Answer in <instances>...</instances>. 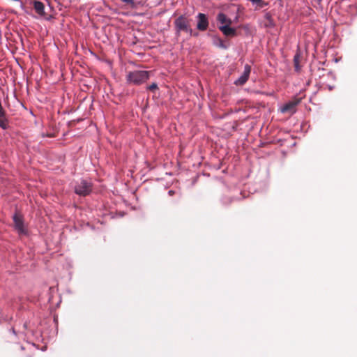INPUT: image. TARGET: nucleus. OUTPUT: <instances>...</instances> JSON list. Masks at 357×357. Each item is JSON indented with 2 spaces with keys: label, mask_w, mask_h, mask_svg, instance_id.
I'll return each mask as SVG.
<instances>
[{
  "label": "nucleus",
  "mask_w": 357,
  "mask_h": 357,
  "mask_svg": "<svg viewBox=\"0 0 357 357\" xmlns=\"http://www.w3.org/2000/svg\"><path fill=\"white\" fill-rule=\"evenodd\" d=\"M294 66H295L296 70L298 71L300 70V66H299V56L298 54L294 56Z\"/></svg>",
  "instance_id": "nucleus-12"
},
{
  "label": "nucleus",
  "mask_w": 357,
  "mask_h": 357,
  "mask_svg": "<svg viewBox=\"0 0 357 357\" xmlns=\"http://www.w3.org/2000/svg\"><path fill=\"white\" fill-rule=\"evenodd\" d=\"M149 78V72L146 70H135L128 73L127 75V81L129 83L139 85Z\"/></svg>",
  "instance_id": "nucleus-2"
},
{
  "label": "nucleus",
  "mask_w": 357,
  "mask_h": 357,
  "mask_svg": "<svg viewBox=\"0 0 357 357\" xmlns=\"http://www.w3.org/2000/svg\"><path fill=\"white\" fill-rule=\"evenodd\" d=\"M219 29L226 36H234L236 35V31L235 29L230 27V24H225L220 26Z\"/></svg>",
  "instance_id": "nucleus-8"
},
{
  "label": "nucleus",
  "mask_w": 357,
  "mask_h": 357,
  "mask_svg": "<svg viewBox=\"0 0 357 357\" xmlns=\"http://www.w3.org/2000/svg\"><path fill=\"white\" fill-rule=\"evenodd\" d=\"M232 199L229 197H225L223 199V204L224 205H229L232 202Z\"/></svg>",
  "instance_id": "nucleus-14"
},
{
  "label": "nucleus",
  "mask_w": 357,
  "mask_h": 357,
  "mask_svg": "<svg viewBox=\"0 0 357 357\" xmlns=\"http://www.w3.org/2000/svg\"><path fill=\"white\" fill-rule=\"evenodd\" d=\"M197 19V29L202 31H206L208 26V20L206 15L204 13H199Z\"/></svg>",
  "instance_id": "nucleus-5"
},
{
  "label": "nucleus",
  "mask_w": 357,
  "mask_h": 357,
  "mask_svg": "<svg viewBox=\"0 0 357 357\" xmlns=\"http://www.w3.org/2000/svg\"><path fill=\"white\" fill-rule=\"evenodd\" d=\"M299 102L300 100L298 99L289 101V102L283 105L280 110L282 113L293 114L296 112V107Z\"/></svg>",
  "instance_id": "nucleus-6"
},
{
  "label": "nucleus",
  "mask_w": 357,
  "mask_h": 357,
  "mask_svg": "<svg viewBox=\"0 0 357 357\" xmlns=\"http://www.w3.org/2000/svg\"><path fill=\"white\" fill-rule=\"evenodd\" d=\"M147 89L151 91H154L155 90H157L158 87L156 83H152L147 87Z\"/></svg>",
  "instance_id": "nucleus-13"
},
{
  "label": "nucleus",
  "mask_w": 357,
  "mask_h": 357,
  "mask_svg": "<svg viewBox=\"0 0 357 357\" xmlns=\"http://www.w3.org/2000/svg\"><path fill=\"white\" fill-rule=\"evenodd\" d=\"M13 221L15 229H17L19 232L23 233L24 229L22 215L18 213H15L13 215Z\"/></svg>",
  "instance_id": "nucleus-7"
},
{
  "label": "nucleus",
  "mask_w": 357,
  "mask_h": 357,
  "mask_svg": "<svg viewBox=\"0 0 357 357\" xmlns=\"http://www.w3.org/2000/svg\"><path fill=\"white\" fill-rule=\"evenodd\" d=\"M218 20L221 24H231V20L230 19H228L224 13H219L218 15Z\"/></svg>",
  "instance_id": "nucleus-11"
},
{
  "label": "nucleus",
  "mask_w": 357,
  "mask_h": 357,
  "mask_svg": "<svg viewBox=\"0 0 357 357\" xmlns=\"http://www.w3.org/2000/svg\"><path fill=\"white\" fill-rule=\"evenodd\" d=\"M251 71V67L246 64L244 67V71L241 76L234 82L236 86H242L248 81Z\"/></svg>",
  "instance_id": "nucleus-4"
},
{
  "label": "nucleus",
  "mask_w": 357,
  "mask_h": 357,
  "mask_svg": "<svg viewBox=\"0 0 357 357\" xmlns=\"http://www.w3.org/2000/svg\"><path fill=\"white\" fill-rule=\"evenodd\" d=\"M92 190V185L91 183L86 180H82L79 183H77L75 187V192L80 196H86Z\"/></svg>",
  "instance_id": "nucleus-3"
},
{
  "label": "nucleus",
  "mask_w": 357,
  "mask_h": 357,
  "mask_svg": "<svg viewBox=\"0 0 357 357\" xmlns=\"http://www.w3.org/2000/svg\"><path fill=\"white\" fill-rule=\"evenodd\" d=\"M190 21L188 17L185 15H180L174 21V28L177 36L180 35L181 32H185L190 36L192 35V29L190 26Z\"/></svg>",
  "instance_id": "nucleus-1"
},
{
  "label": "nucleus",
  "mask_w": 357,
  "mask_h": 357,
  "mask_svg": "<svg viewBox=\"0 0 357 357\" xmlns=\"http://www.w3.org/2000/svg\"><path fill=\"white\" fill-rule=\"evenodd\" d=\"M48 137H53V135H51V134H49V135H48Z\"/></svg>",
  "instance_id": "nucleus-16"
},
{
  "label": "nucleus",
  "mask_w": 357,
  "mask_h": 357,
  "mask_svg": "<svg viewBox=\"0 0 357 357\" xmlns=\"http://www.w3.org/2000/svg\"><path fill=\"white\" fill-rule=\"evenodd\" d=\"M33 7L36 10V12L40 15V16H45V6L44 3L39 1H34L33 2Z\"/></svg>",
  "instance_id": "nucleus-9"
},
{
  "label": "nucleus",
  "mask_w": 357,
  "mask_h": 357,
  "mask_svg": "<svg viewBox=\"0 0 357 357\" xmlns=\"http://www.w3.org/2000/svg\"><path fill=\"white\" fill-rule=\"evenodd\" d=\"M122 2L126 3L129 6L130 8H137L139 5H142L143 3L140 1H135V0H121Z\"/></svg>",
  "instance_id": "nucleus-10"
},
{
  "label": "nucleus",
  "mask_w": 357,
  "mask_h": 357,
  "mask_svg": "<svg viewBox=\"0 0 357 357\" xmlns=\"http://www.w3.org/2000/svg\"><path fill=\"white\" fill-rule=\"evenodd\" d=\"M265 17L269 21H271V16L270 14L268 13H266V15H265Z\"/></svg>",
  "instance_id": "nucleus-15"
}]
</instances>
